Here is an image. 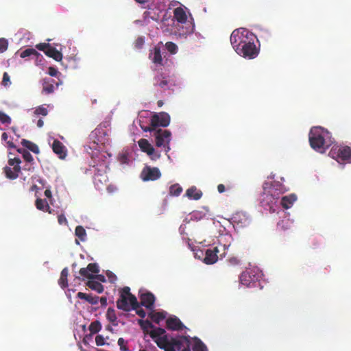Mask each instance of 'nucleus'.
Instances as JSON below:
<instances>
[{
  "label": "nucleus",
  "instance_id": "nucleus-9",
  "mask_svg": "<svg viewBox=\"0 0 351 351\" xmlns=\"http://www.w3.org/2000/svg\"><path fill=\"white\" fill-rule=\"evenodd\" d=\"M36 48L43 51L46 56L52 58L56 61H60L62 59V54L55 47L51 46L49 43H39L36 45Z\"/></svg>",
  "mask_w": 351,
  "mask_h": 351
},
{
  "label": "nucleus",
  "instance_id": "nucleus-5",
  "mask_svg": "<svg viewBox=\"0 0 351 351\" xmlns=\"http://www.w3.org/2000/svg\"><path fill=\"white\" fill-rule=\"evenodd\" d=\"M254 35L244 28L234 30L230 35V43L236 52Z\"/></svg>",
  "mask_w": 351,
  "mask_h": 351
},
{
  "label": "nucleus",
  "instance_id": "nucleus-16",
  "mask_svg": "<svg viewBox=\"0 0 351 351\" xmlns=\"http://www.w3.org/2000/svg\"><path fill=\"white\" fill-rule=\"evenodd\" d=\"M219 247H214L213 249H208L205 252L204 263L207 265H211L216 263L218 260Z\"/></svg>",
  "mask_w": 351,
  "mask_h": 351
},
{
  "label": "nucleus",
  "instance_id": "nucleus-47",
  "mask_svg": "<svg viewBox=\"0 0 351 351\" xmlns=\"http://www.w3.org/2000/svg\"><path fill=\"white\" fill-rule=\"evenodd\" d=\"M8 40L3 38H0V53L5 51L8 49Z\"/></svg>",
  "mask_w": 351,
  "mask_h": 351
},
{
  "label": "nucleus",
  "instance_id": "nucleus-40",
  "mask_svg": "<svg viewBox=\"0 0 351 351\" xmlns=\"http://www.w3.org/2000/svg\"><path fill=\"white\" fill-rule=\"evenodd\" d=\"M101 329V323L99 321H95L89 325V330L92 334L97 333Z\"/></svg>",
  "mask_w": 351,
  "mask_h": 351
},
{
  "label": "nucleus",
  "instance_id": "nucleus-7",
  "mask_svg": "<svg viewBox=\"0 0 351 351\" xmlns=\"http://www.w3.org/2000/svg\"><path fill=\"white\" fill-rule=\"evenodd\" d=\"M237 53L245 58L254 59L258 56L259 50L254 43L253 37H250Z\"/></svg>",
  "mask_w": 351,
  "mask_h": 351
},
{
  "label": "nucleus",
  "instance_id": "nucleus-17",
  "mask_svg": "<svg viewBox=\"0 0 351 351\" xmlns=\"http://www.w3.org/2000/svg\"><path fill=\"white\" fill-rule=\"evenodd\" d=\"M140 304L147 309L152 310L154 308L155 302V297L154 294L150 292L142 293L140 295Z\"/></svg>",
  "mask_w": 351,
  "mask_h": 351
},
{
  "label": "nucleus",
  "instance_id": "nucleus-14",
  "mask_svg": "<svg viewBox=\"0 0 351 351\" xmlns=\"http://www.w3.org/2000/svg\"><path fill=\"white\" fill-rule=\"evenodd\" d=\"M234 226L237 228L247 227L250 223V219L243 212H237L234 213L232 217Z\"/></svg>",
  "mask_w": 351,
  "mask_h": 351
},
{
  "label": "nucleus",
  "instance_id": "nucleus-18",
  "mask_svg": "<svg viewBox=\"0 0 351 351\" xmlns=\"http://www.w3.org/2000/svg\"><path fill=\"white\" fill-rule=\"evenodd\" d=\"M52 149L60 159L65 158L66 156V147L58 140H54L52 144Z\"/></svg>",
  "mask_w": 351,
  "mask_h": 351
},
{
  "label": "nucleus",
  "instance_id": "nucleus-25",
  "mask_svg": "<svg viewBox=\"0 0 351 351\" xmlns=\"http://www.w3.org/2000/svg\"><path fill=\"white\" fill-rule=\"evenodd\" d=\"M149 58L155 64H162V58L160 48L154 47V50L149 53Z\"/></svg>",
  "mask_w": 351,
  "mask_h": 351
},
{
  "label": "nucleus",
  "instance_id": "nucleus-2",
  "mask_svg": "<svg viewBox=\"0 0 351 351\" xmlns=\"http://www.w3.org/2000/svg\"><path fill=\"white\" fill-rule=\"evenodd\" d=\"M329 132L320 128H313L309 132V143L311 147L319 152H324V150L330 146V141L329 138Z\"/></svg>",
  "mask_w": 351,
  "mask_h": 351
},
{
  "label": "nucleus",
  "instance_id": "nucleus-8",
  "mask_svg": "<svg viewBox=\"0 0 351 351\" xmlns=\"http://www.w3.org/2000/svg\"><path fill=\"white\" fill-rule=\"evenodd\" d=\"M21 162V159L18 157L8 160V165L13 167V168L10 167H5L4 168V173L8 178L14 180L19 176L21 169L20 167Z\"/></svg>",
  "mask_w": 351,
  "mask_h": 351
},
{
  "label": "nucleus",
  "instance_id": "nucleus-31",
  "mask_svg": "<svg viewBox=\"0 0 351 351\" xmlns=\"http://www.w3.org/2000/svg\"><path fill=\"white\" fill-rule=\"evenodd\" d=\"M86 285L90 289L97 291L99 293H101L104 291V286L99 282L95 280H88L86 283Z\"/></svg>",
  "mask_w": 351,
  "mask_h": 351
},
{
  "label": "nucleus",
  "instance_id": "nucleus-35",
  "mask_svg": "<svg viewBox=\"0 0 351 351\" xmlns=\"http://www.w3.org/2000/svg\"><path fill=\"white\" fill-rule=\"evenodd\" d=\"M75 234L81 241H86V232L83 226H77L75 230Z\"/></svg>",
  "mask_w": 351,
  "mask_h": 351
},
{
  "label": "nucleus",
  "instance_id": "nucleus-33",
  "mask_svg": "<svg viewBox=\"0 0 351 351\" xmlns=\"http://www.w3.org/2000/svg\"><path fill=\"white\" fill-rule=\"evenodd\" d=\"M36 206L37 209L43 211H47L49 213L51 211L49 210L50 207L45 199L38 198L36 200Z\"/></svg>",
  "mask_w": 351,
  "mask_h": 351
},
{
  "label": "nucleus",
  "instance_id": "nucleus-63",
  "mask_svg": "<svg viewBox=\"0 0 351 351\" xmlns=\"http://www.w3.org/2000/svg\"><path fill=\"white\" fill-rule=\"evenodd\" d=\"M95 278H97V279H98L99 280H100L101 282H105L106 281L105 277L104 276H102V275L95 276Z\"/></svg>",
  "mask_w": 351,
  "mask_h": 351
},
{
  "label": "nucleus",
  "instance_id": "nucleus-21",
  "mask_svg": "<svg viewBox=\"0 0 351 351\" xmlns=\"http://www.w3.org/2000/svg\"><path fill=\"white\" fill-rule=\"evenodd\" d=\"M138 144L141 149L143 152L147 153L149 156H152L155 152L154 148L147 139H140L138 142Z\"/></svg>",
  "mask_w": 351,
  "mask_h": 351
},
{
  "label": "nucleus",
  "instance_id": "nucleus-51",
  "mask_svg": "<svg viewBox=\"0 0 351 351\" xmlns=\"http://www.w3.org/2000/svg\"><path fill=\"white\" fill-rule=\"evenodd\" d=\"M24 154L23 155V159L28 163H32L34 161L33 156L32 154L27 150L26 152H23Z\"/></svg>",
  "mask_w": 351,
  "mask_h": 351
},
{
  "label": "nucleus",
  "instance_id": "nucleus-59",
  "mask_svg": "<svg viewBox=\"0 0 351 351\" xmlns=\"http://www.w3.org/2000/svg\"><path fill=\"white\" fill-rule=\"evenodd\" d=\"M143 128V131H145V132H154V133L156 130V128L153 127L151 125L149 127H145V128Z\"/></svg>",
  "mask_w": 351,
  "mask_h": 351
},
{
  "label": "nucleus",
  "instance_id": "nucleus-61",
  "mask_svg": "<svg viewBox=\"0 0 351 351\" xmlns=\"http://www.w3.org/2000/svg\"><path fill=\"white\" fill-rule=\"evenodd\" d=\"M99 300L100 301L102 306H106L107 305V298L106 297H101V298H99Z\"/></svg>",
  "mask_w": 351,
  "mask_h": 351
},
{
  "label": "nucleus",
  "instance_id": "nucleus-1",
  "mask_svg": "<svg viewBox=\"0 0 351 351\" xmlns=\"http://www.w3.org/2000/svg\"><path fill=\"white\" fill-rule=\"evenodd\" d=\"M284 193V187L279 182H265L263 184V192L260 196V204L265 210L271 213L275 211L280 195Z\"/></svg>",
  "mask_w": 351,
  "mask_h": 351
},
{
  "label": "nucleus",
  "instance_id": "nucleus-44",
  "mask_svg": "<svg viewBox=\"0 0 351 351\" xmlns=\"http://www.w3.org/2000/svg\"><path fill=\"white\" fill-rule=\"evenodd\" d=\"M0 121L3 124H10L11 118L5 112L0 111Z\"/></svg>",
  "mask_w": 351,
  "mask_h": 351
},
{
  "label": "nucleus",
  "instance_id": "nucleus-43",
  "mask_svg": "<svg viewBox=\"0 0 351 351\" xmlns=\"http://www.w3.org/2000/svg\"><path fill=\"white\" fill-rule=\"evenodd\" d=\"M86 268L91 274H98L99 272V266L97 263H89Z\"/></svg>",
  "mask_w": 351,
  "mask_h": 351
},
{
  "label": "nucleus",
  "instance_id": "nucleus-36",
  "mask_svg": "<svg viewBox=\"0 0 351 351\" xmlns=\"http://www.w3.org/2000/svg\"><path fill=\"white\" fill-rule=\"evenodd\" d=\"M138 324L141 327V328L143 330V332H145V333H148V334L150 332V331H149V328L152 329V328H154V326L149 320L139 319L138 320Z\"/></svg>",
  "mask_w": 351,
  "mask_h": 351
},
{
  "label": "nucleus",
  "instance_id": "nucleus-13",
  "mask_svg": "<svg viewBox=\"0 0 351 351\" xmlns=\"http://www.w3.org/2000/svg\"><path fill=\"white\" fill-rule=\"evenodd\" d=\"M161 173L158 168L146 167H145L141 174V177L143 181H154L160 178Z\"/></svg>",
  "mask_w": 351,
  "mask_h": 351
},
{
  "label": "nucleus",
  "instance_id": "nucleus-26",
  "mask_svg": "<svg viewBox=\"0 0 351 351\" xmlns=\"http://www.w3.org/2000/svg\"><path fill=\"white\" fill-rule=\"evenodd\" d=\"M54 83V80L50 78H45L43 82V92H45L46 94H51L53 93Z\"/></svg>",
  "mask_w": 351,
  "mask_h": 351
},
{
  "label": "nucleus",
  "instance_id": "nucleus-29",
  "mask_svg": "<svg viewBox=\"0 0 351 351\" xmlns=\"http://www.w3.org/2000/svg\"><path fill=\"white\" fill-rule=\"evenodd\" d=\"M21 144L23 147H26L34 154H38L40 152L38 145L32 141L26 139H22Z\"/></svg>",
  "mask_w": 351,
  "mask_h": 351
},
{
  "label": "nucleus",
  "instance_id": "nucleus-4",
  "mask_svg": "<svg viewBox=\"0 0 351 351\" xmlns=\"http://www.w3.org/2000/svg\"><path fill=\"white\" fill-rule=\"evenodd\" d=\"M329 156L339 163H350L351 147L347 145H334L329 152Z\"/></svg>",
  "mask_w": 351,
  "mask_h": 351
},
{
  "label": "nucleus",
  "instance_id": "nucleus-24",
  "mask_svg": "<svg viewBox=\"0 0 351 351\" xmlns=\"http://www.w3.org/2000/svg\"><path fill=\"white\" fill-rule=\"evenodd\" d=\"M296 199L297 197L295 194L284 196L281 199V205L284 208L288 209L292 206Z\"/></svg>",
  "mask_w": 351,
  "mask_h": 351
},
{
  "label": "nucleus",
  "instance_id": "nucleus-34",
  "mask_svg": "<svg viewBox=\"0 0 351 351\" xmlns=\"http://www.w3.org/2000/svg\"><path fill=\"white\" fill-rule=\"evenodd\" d=\"M165 330L162 328H154L149 332V335H150L152 339L154 340L156 338H159L160 337H162L163 335H165Z\"/></svg>",
  "mask_w": 351,
  "mask_h": 351
},
{
  "label": "nucleus",
  "instance_id": "nucleus-50",
  "mask_svg": "<svg viewBox=\"0 0 351 351\" xmlns=\"http://www.w3.org/2000/svg\"><path fill=\"white\" fill-rule=\"evenodd\" d=\"M95 343L97 346H101L105 345L106 342L104 337L101 335H97L95 337Z\"/></svg>",
  "mask_w": 351,
  "mask_h": 351
},
{
  "label": "nucleus",
  "instance_id": "nucleus-23",
  "mask_svg": "<svg viewBox=\"0 0 351 351\" xmlns=\"http://www.w3.org/2000/svg\"><path fill=\"white\" fill-rule=\"evenodd\" d=\"M186 195L191 199L198 200L202 196V192L195 186H191L186 191Z\"/></svg>",
  "mask_w": 351,
  "mask_h": 351
},
{
  "label": "nucleus",
  "instance_id": "nucleus-12",
  "mask_svg": "<svg viewBox=\"0 0 351 351\" xmlns=\"http://www.w3.org/2000/svg\"><path fill=\"white\" fill-rule=\"evenodd\" d=\"M170 123V116L168 113L161 112L154 114L150 119V124L153 127H167Z\"/></svg>",
  "mask_w": 351,
  "mask_h": 351
},
{
  "label": "nucleus",
  "instance_id": "nucleus-45",
  "mask_svg": "<svg viewBox=\"0 0 351 351\" xmlns=\"http://www.w3.org/2000/svg\"><path fill=\"white\" fill-rule=\"evenodd\" d=\"M106 316L109 321L111 322H114L117 319V316L114 310L112 308H110L108 309Z\"/></svg>",
  "mask_w": 351,
  "mask_h": 351
},
{
  "label": "nucleus",
  "instance_id": "nucleus-54",
  "mask_svg": "<svg viewBox=\"0 0 351 351\" xmlns=\"http://www.w3.org/2000/svg\"><path fill=\"white\" fill-rule=\"evenodd\" d=\"M144 45V38L143 37H138L135 41V47L138 49H141Z\"/></svg>",
  "mask_w": 351,
  "mask_h": 351
},
{
  "label": "nucleus",
  "instance_id": "nucleus-52",
  "mask_svg": "<svg viewBox=\"0 0 351 351\" xmlns=\"http://www.w3.org/2000/svg\"><path fill=\"white\" fill-rule=\"evenodd\" d=\"M99 302V297L98 296H93L90 294L88 302L90 304H97Z\"/></svg>",
  "mask_w": 351,
  "mask_h": 351
},
{
  "label": "nucleus",
  "instance_id": "nucleus-10",
  "mask_svg": "<svg viewBox=\"0 0 351 351\" xmlns=\"http://www.w3.org/2000/svg\"><path fill=\"white\" fill-rule=\"evenodd\" d=\"M93 167L95 168V184L97 185L99 182H106L108 180L106 172L107 169H108V165H107V163L103 162L100 164H97V165H94Z\"/></svg>",
  "mask_w": 351,
  "mask_h": 351
},
{
  "label": "nucleus",
  "instance_id": "nucleus-22",
  "mask_svg": "<svg viewBox=\"0 0 351 351\" xmlns=\"http://www.w3.org/2000/svg\"><path fill=\"white\" fill-rule=\"evenodd\" d=\"M173 15L174 18L178 23H184L187 20L186 12L181 7H178L174 9Z\"/></svg>",
  "mask_w": 351,
  "mask_h": 351
},
{
  "label": "nucleus",
  "instance_id": "nucleus-30",
  "mask_svg": "<svg viewBox=\"0 0 351 351\" xmlns=\"http://www.w3.org/2000/svg\"><path fill=\"white\" fill-rule=\"evenodd\" d=\"M149 317L155 323L159 324L162 320L166 317V313L165 312H152L149 313Z\"/></svg>",
  "mask_w": 351,
  "mask_h": 351
},
{
  "label": "nucleus",
  "instance_id": "nucleus-57",
  "mask_svg": "<svg viewBox=\"0 0 351 351\" xmlns=\"http://www.w3.org/2000/svg\"><path fill=\"white\" fill-rule=\"evenodd\" d=\"M48 73L49 75L55 77L58 74V70L56 68L51 66L49 68Z\"/></svg>",
  "mask_w": 351,
  "mask_h": 351
},
{
  "label": "nucleus",
  "instance_id": "nucleus-42",
  "mask_svg": "<svg viewBox=\"0 0 351 351\" xmlns=\"http://www.w3.org/2000/svg\"><path fill=\"white\" fill-rule=\"evenodd\" d=\"M79 273L82 276H83L84 278H88V279L95 278V276L91 274L86 267L81 268L79 271Z\"/></svg>",
  "mask_w": 351,
  "mask_h": 351
},
{
  "label": "nucleus",
  "instance_id": "nucleus-15",
  "mask_svg": "<svg viewBox=\"0 0 351 351\" xmlns=\"http://www.w3.org/2000/svg\"><path fill=\"white\" fill-rule=\"evenodd\" d=\"M173 345L179 351H191V341L189 337L180 336L178 338L172 339Z\"/></svg>",
  "mask_w": 351,
  "mask_h": 351
},
{
  "label": "nucleus",
  "instance_id": "nucleus-48",
  "mask_svg": "<svg viewBox=\"0 0 351 351\" xmlns=\"http://www.w3.org/2000/svg\"><path fill=\"white\" fill-rule=\"evenodd\" d=\"M34 113L38 115L41 114L43 116H46L48 113V110L46 108L39 106L35 110Z\"/></svg>",
  "mask_w": 351,
  "mask_h": 351
},
{
  "label": "nucleus",
  "instance_id": "nucleus-3",
  "mask_svg": "<svg viewBox=\"0 0 351 351\" xmlns=\"http://www.w3.org/2000/svg\"><path fill=\"white\" fill-rule=\"evenodd\" d=\"M117 306L124 311H130L131 308L140 306L135 295L130 293L129 287H124L121 292L120 297L117 301Z\"/></svg>",
  "mask_w": 351,
  "mask_h": 351
},
{
  "label": "nucleus",
  "instance_id": "nucleus-58",
  "mask_svg": "<svg viewBox=\"0 0 351 351\" xmlns=\"http://www.w3.org/2000/svg\"><path fill=\"white\" fill-rule=\"evenodd\" d=\"M58 221L60 224L66 223L67 220L64 215H60L58 216Z\"/></svg>",
  "mask_w": 351,
  "mask_h": 351
},
{
  "label": "nucleus",
  "instance_id": "nucleus-46",
  "mask_svg": "<svg viewBox=\"0 0 351 351\" xmlns=\"http://www.w3.org/2000/svg\"><path fill=\"white\" fill-rule=\"evenodd\" d=\"M117 343L120 347L121 351H129L128 348L126 346L127 341H125L123 338H119Z\"/></svg>",
  "mask_w": 351,
  "mask_h": 351
},
{
  "label": "nucleus",
  "instance_id": "nucleus-27",
  "mask_svg": "<svg viewBox=\"0 0 351 351\" xmlns=\"http://www.w3.org/2000/svg\"><path fill=\"white\" fill-rule=\"evenodd\" d=\"M168 80L162 75H157L154 79V85L166 90L168 88Z\"/></svg>",
  "mask_w": 351,
  "mask_h": 351
},
{
  "label": "nucleus",
  "instance_id": "nucleus-53",
  "mask_svg": "<svg viewBox=\"0 0 351 351\" xmlns=\"http://www.w3.org/2000/svg\"><path fill=\"white\" fill-rule=\"evenodd\" d=\"M165 351H176V346L173 345V341L171 339V341L167 345V347L164 348Z\"/></svg>",
  "mask_w": 351,
  "mask_h": 351
},
{
  "label": "nucleus",
  "instance_id": "nucleus-56",
  "mask_svg": "<svg viewBox=\"0 0 351 351\" xmlns=\"http://www.w3.org/2000/svg\"><path fill=\"white\" fill-rule=\"evenodd\" d=\"M89 295H90V294H87V293H83V292H78L77 293V298H80L81 300H85L87 302H88Z\"/></svg>",
  "mask_w": 351,
  "mask_h": 351
},
{
  "label": "nucleus",
  "instance_id": "nucleus-49",
  "mask_svg": "<svg viewBox=\"0 0 351 351\" xmlns=\"http://www.w3.org/2000/svg\"><path fill=\"white\" fill-rule=\"evenodd\" d=\"M1 84L4 86H8L11 84L10 76L7 72L3 73Z\"/></svg>",
  "mask_w": 351,
  "mask_h": 351
},
{
  "label": "nucleus",
  "instance_id": "nucleus-6",
  "mask_svg": "<svg viewBox=\"0 0 351 351\" xmlns=\"http://www.w3.org/2000/svg\"><path fill=\"white\" fill-rule=\"evenodd\" d=\"M156 138V145L157 147H163L165 152L170 150L169 143L171 141V133L167 130L156 129L154 133Z\"/></svg>",
  "mask_w": 351,
  "mask_h": 351
},
{
  "label": "nucleus",
  "instance_id": "nucleus-64",
  "mask_svg": "<svg viewBox=\"0 0 351 351\" xmlns=\"http://www.w3.org/2000/svg\"><path fill=\"white\" fill-rule=\"evenodd\" d=\"M45 195L47 197H51V192L50 190L49 189H47L45 191Z\"/></svg>",
  "mask_w": 351,
  "mask_h": 351
},
{
  "label": "nucleus",
  "instance_id": "nucleus-55",
  "mask_svg": "<svg viewBox=\"0 0 351 351\" xmlns=\"http://www.w3.org/2000/svg\"><path fill=\"white\" fill-rule=\"evenodd\" d=\"M133 309L136 311V313L141 318H144L146 316L145 311L143 308H139V306Z\"/></svg>",
  "mask_w": 351,
  "mask_h": 351
},
{
  "label": "nucleus",
  "instance_id": "nucleus-41",
  "mask_svg": "<svg viewBox=\"0 0 351 351\" xmlns=\"http://www.w3.org/2000/svg\"><path fill=\"white\" fill-rule=\"evenodd\" d=\"M165 48L171 54H176L178 51V46L173 42H167Z\"/></svg>",
  "mask_w": 351,
  "mask_h": 351
},
{
  "label": "nucleus",
  "instance_id": "nucleus-20",
  "mask_svg": "<svg viewBox=\"0 0 351 351\" xmlns=\"http://www.w3.org/2000/svg\"><path fill=\"white\" fill-rule=\"evenodd\" d=\"M256 280V276L251 271H243L240 276L241 283L247 287L250 286L252 283H254Z\"/></svg>",
  "mask_w": 351,
  "mask_h": 351
},
{
  "label": "nucleus",
  "instance_id": "nucleus-19",
  "mask_svg": "<svg viewBox=\"0 0 351 351\" xmlns=\"http://www.w3.org/2000/svg\"><path fill=\"white\" fill-rule=\"evenodd\" d=\"M166 326L169 330H181L184 327L177 317H169L166 321Z\"/></svg>",
  "mask_w": 351,
  "mask_h": 351
},
{
  "label": "nucleus",
  "instance_id": "nucleus-28",
  "mask_svg": "<svg viewBox=\"0 0 351 351\" xmlns=\"http://www.w3.org/2000/svg\"><path fill=\"white\" fill-rule=\"evenodd\" d=\"M68 276L69 270L67 267H65L62 270L60 277L58 280V284L62 289H64L68 287Z\"/></svg>",
  "mask_w": 351,
  "mask_h": 351
},
{
  "label": "nucleus",
  "instance_id": "nucleus-11",
  "mask_svg": "<svg viewBox=\"0 0 351 351\" xmlns=\"http://www.w3.org/2000/svg\"><path fill=\"white\" fill-rule=\"evenodd\" d=\"M162 12L163 9L160 8V5L152 4L143 13V17L145 20L149 21L151 19L154 21H158L160 20Z\"/></svg>",
  "mask_w": 351,
  "mask_h": 351
},
{
  "label": "nucleus",
  "instance_id": "nucleus-62",
  "mask_svg": "<svg viewBox=\"0 0 351 351\" xmlns=\"http://www.w3.org/2000/svg\"><path fill=\"white\" fill-rule=\"evenodd\" d=\"M229 263L232 265H239V261L237 258H231L229 260Z\"/></svg>",
  "mask_w": 351,
  "mask_h": 351
},
{
  "label": "nucleus",
  "instance_id": "nucleus-60",
  "mask_svg": "<svg viewBox=\"0 0 351 351\" xmlns=\"http://www.w3.org/2000/svg\"><path fill=\"white\" fill-rule=\"evenodd\" d=\"M217 190H218V192L219 193H223L225 191L226 187H225V186L223 184H219L217 186Z\"/></svg>",
  "mask_w": 351,
  "mask_h": 351
},
{
  "label": "nucleus",
  "instance_id": "nucleus-39",
  "mask_svg": "<svg viewBox=\"0 0 351 351\" xmlns=\"http://www.w3.org/2000/svg\"><path fill=\"white\" fill-rule=\"evenodd\" d=\"M32 55L38 56L40 55V53L36 49H34L33 48H28V49H26L24 51H23L21 53L20 56L22 58H25L29 57Z\"/></svg>",
  "mask_w": 351,
  "mask_h": 351
},
{
  "label": "nucleus",
  "instance_id": "nucleus-37",
  "mask_svg": "<svg viewBox=\"0 0 351 351\" xmlns=\"http://www.w3.org/2000/svg\"><path fill=\"white\" fill-rule=\"evenodd\" d=\"M154 341L156 342L157 346L162 349H164L165 347H167V345L169 343L167 335H163L162 337L156 338Z\"/></svg>",
  "mask_w": 351,
  "mask_h": 351
},
{
  "label": "nucleus",
  "instance_id": "nucleus-38",
  "mask_svg": "<svg viewBox=\"0 0 351 351\" xmlns=\"http://www.w3.org/2000/svg\"><path fill=\"white\" fill-rule=\"evenodd\" d=\"M182 191V188L178 184H173L169 188V194L171 196H178Z\"/></svg>",
  "mask_w": 351,
  "mask_h": 351
},
{
  "label": "nucleus",
  "instance_id": "nucleus-32",
  "mask_svg": "<svg viewBox=\"0 0 351 351\" xmlns=\"http://www.w3.org/2000/svg\"><path fill=\"white\" fill-rule=\"evenodd\" d=\"M193 351H208L206 345L197 337L193 338Z\"/></svg>",
  "mask_w": 351,
  "mask_h": 351
}]
</instances>
